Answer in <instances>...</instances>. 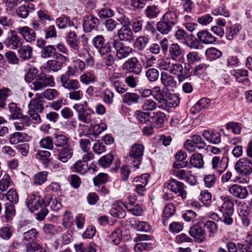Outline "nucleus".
Returning a JSON list of instances; mask_svg holds the SVG:
<instances>
[{
    "mask_svg": "<svg viewBox=\"0 0 252 252\" xmlns=\"http://www.w3.org/2000/svg\"><path fill=\"white\" fill-rule=\"evenodd\" d=\"M118 36L120 41H122L130 42L134 39L132 30L126 25L123 26L118 31Z\"/></svg>",
    "mask_w": 252,
    "mask_h": 252,
    "instance_id": "18",
    "label": "nucleus"
},
{
    "mask_svg": "<svg viewBox=\"0 0 252 252\" xmlns=\"http://www.w3.org/2000/svg\"><path fill=\"white\" fill-rule=\"evenodd\" d=\"M197 37L198 40L204 44H210L216 41V38L207 30H202L198 32Z\"/></svg>",
    "mask_w": 252,
    "mask_h": 252,
    "instance_id": "24",
    "label": "nucleus"
},
{
    "mask_svg": "<svg viewBox=\"0 0 252 252\" xmlns=\"http://www.w3.org/2000/svg\"><path fill=\"white\" fill-rule=\"evenodd\" d=\"M12 91L6 87L0 89V107L4 108L6 105L7 98L11 94Z\"/></svg>",
    "mask_w": 252,
    "mask_h": 252,
    "instance_id": "45",
    "label": "nucleus"
},
{
    "mask_svg": "<svg viewBox=\"0 0 252 252\" xmlns=\"http://www.w3.org/2000/svg\"><path fill=\"white\" fill-rule=\"evenodd\" d=\"M175 212V207L172 203L168 204L164 207L162 215V221L164 226H166L167 220L174 215Z\"/></svg>",
    "mask_w": 252,
    "mask_h": 252,
    "instance_id": "31",
    "label": "nucleus"
},
{
    "mask_svg": "<svg viewBox=\"0 0 252 252\" xmlns=\"http://www.w3.org/2000/svg\"><path fill=\"white\" fill-rule=\"evenodd\" d=\"M62 62L57 60H50L47 62L45 69L49 71L57 72L62 68Z\"/></svg>",
    "mask_w": 252,
    "mask_h": 252,
    "instance_id": "43",
    "label": "nucleus"
},
{
    "mask_svg": "<svg viewBox=\"0 0 252 252\" xmlns=\"http://www.w3.org/2000/svg\"><path fill=\"white\" fill-rule=\"evenodd\" d=\"M38 234L34 228L25 232L23 233V239L26 241H34L38 237Z\"/></svg>",
    "mask_w": 252,
    "mask_h": 252,
    "instance_id": "54",
    "label": "nucleus"
},
{
    "mask_svg": "<svg viewBox=\"0 0 252 252\" xmlns=\"http://www.w3.org/2000/svg\"><path fill=\"white\" fill-rule=\"evenodd\" d=\"M145 75L149 81L154 82L158 80L159 72L156 68H150L146 71Z\"/></svg>",
    "mask_w": 252,
    "mask_h": 252,
    "instance_id": "56",
    "label": "nucleus"
},
{
    "mask_svg": "<svg viewBox=\"0 0 252 252\" xmlns=\"http://www.w3.org/2000/svg\"><path fill=\"white\" fill-rule=\"evenodd\" d=\"M113 157L111 154L102 157L98 160L99 164L103 167H109L112 163Z\"/></svg>",
    "mask_w": 252,
    "mask_h": 252,
    "instance_id": "64",
    "label": "nucleus"
},
{
    "mask_svg": "<svg viewBox=\"0 0 252 252\" xmlns=\"http://www.w3.org/2000/svg\"><path fill=\"white\" fill-rule=\"evenodd\" d=\"M229 192L233 196L240 199H245L249 195L248 191L246 187L237 184H234L231 186L229 189Z\"/></svg>",
    "mask_w": 252,
    "mask_h": 252,
    "instance_id": "21",
    "label": "nucleus"
},
{
    "mask_svg": "<svg viewBox=\"0 0 252 252\" xmlns=\"http://www.w3.org/2000/svg\"><path fill=\"white\" fill-rule=\"evenodd\" d=\"M115 79L116 78H113V76L111 77L110 80L117 92L119 94H123L126 92L127 90L126 86L124 84L120 79L115 80Z\"/></svg>",
    "mask_w": 252,
    "mask_h": 252,
    "instance_id": "48",
    "label": "nucleus"
},
{
    "mask_svg": "<svg viewBox=\"0 0 252 252\" xmlns=\"http://www.w3.org/2000/svg\"><path fill=\"white\" fill-rule=\"evenodd\" d=\"M14 232L11 226H3L0 228V236L4 240H9Z\"/></svg>",
    "mask_w": 252,
    "mask_h": 252,
    "instance_id": "50",
    "label": "nucleus"
},
{
    "mask_svg": "<svg viewBox=\"0 0 252 252\" xmlns=\"http://www.w3.org/2000/svg\"><path fill=\"white\" fill-rule=\"evenodd\" d=\"M25 247L27 252H46L41 246L34 241L28 242L26 244Z\"/></svg>",
    "mask_w": 252,
    "mask_h": 252,
    "instance_id": "51",
    "label": "nucleus"
},
{
    "mask_svg": "<svg viewBox=\"0 0 252 252\" xmlns=\"http://www.w3.org/2000/svg\"><path fill=\"white\" fill-rule=\"evenodd\" d=\"M183 50L177 43H173L169 47L168 57L172 60L176 61L183 59Z\"/></svg>",
    "mask_w": 252,
    "mask_h": 252,
    "instance_id": "19",
    "label": "nucleus"
},
{
    "mask_svg": "<svg viewBox=\"0 0 252 252\" xmlns=\"http://www.w3.org/2000/svg\"><path fill=\"white\" fill-rule=\"evenodd\" d=\"M149 41V38L146 36H140L137 37L134 43V47L137 50L143 51L147 46Z\"/></svg>",
    "mask_w": 252,
    "mask_h": 252,
    "instance_id": "39",
    "label": "nucleus"
},
{
    "mask_svg": "<svg viewBox=\"0 0 252 252\" xmlns=\"http://www.w3.org/2000/svg\"><path fill=\"white\" fill-rule=\"evenodd\" d=\"M189 233L195 239V241L198 243H201L205 240V231L198 225H194L192 226L190 229Z\"/></svg>",
    "mask_w": 252,
    "mask_h": 252,
    "instance_id": "22",
    "label": "nucleus"
},
{
    "mask_svg": "<svg viewBox=\"0 0 252 252\" xmlns=\"http://www.w3.org/2000/svg\"><path fill=\"white\" fill-rule=\"evenodd\" d=\"M99 24V20L93 15H89L83 18V29L85 32L96 30Z\"/></svg>",
    "mask_w": 252,
    "mask_h": 252,
    "instance_id": "13",
    "label": "nucleus"
},
{
    "mask_svg": "<svg viewBox=\"0 0 252 252\" xmlns=\"http://www.w3.org/2000/svg\"><path fill=\"white\" fill-rule=\"evenodd\" d=\"M8 110L11 113V118L13 120L17 119L22 117L21 109L14 102L10 103L8 105Z\"/></svg>",
    "mask_w": 252,
    "mask_h": 252,
    "instance_id": "44",
    "label": "nucleus"
},
{
    "mask_svg": "<svg viewBox=\"0 0 252 252\" xmlns=\"http://www.w3.org/2000/svg\"><path fill=\"white\" fill-rule=\"evenodd\" d=\"M125 207L132 214L135 216H140L143 213L141 207L137 203L130 202L124 204Z\"/></svg>",
    "mask_w": 252,
    "mask_h": 252,
    "instance_id": "40",
    "label": "nucleus"
},
{
    "mask_svg": "<svg viewBox=\"0 0 252 252\" xmlns=\"http://www.w3.org/2000/svg\"><path fill=\"white\" fill-rule=\"evenodd\" d=\"M166 95V93L162 91L158 86H156L152 89V95L158 101V105L163 102Z\"/></svg>",
    "mask_w": 252,
    "mask_h": 252,
    "instance_id": "42",
    "label": "nucleus"
},
{
    "mask_svg": "<svg viewBox=\"0 0 252 252\" xmlns=\"http://www.w3.org/2000/svg\"><path fill=\"white\" fill-rule=\"evenodd\" d=\"M170 66L169 72L176 75L179 82H183L191 75L192 70L189 67L185 66L184 68L183 66L179 63H172Z\"/></svg>",
    "mask_w": 252,
    "mask_h": 252,
    "instance_id": "3",
    "label": "nucleus"
},
{
    "mask_svg": "<svg viewBox=\"0 0 252 252\" xmlns=\"http://www.w3.org/2000/svg\"><path fill=\"white\" fill-rule=\"evenodd\" d=\"M5 217L8 220L15 215L16 211L13 203L7 202L5 204Z\"/></svg>",
    "mask_w": 252,
    "mask_h": 252,
    "instance_id": "61",
    "label": "nucleus"
},
{
    "mask_svg": "<svg viewBox=\"0 0 252 252\" xmlns=\"http://www.w3.org/2000/svg\"><path fill=\"white\" fill-rule=\"evenodd\" d=\"M53 140L56 148H63L70 146L69 137L63 134H54Z\"/></svg>",
    "mask_w": 252,
    "mask_h": 252,
    "instance_id": "29",
    "label": "nucleus"
},
{
    "mask_svg": "<svg viewBox=\"0 0 252 252\" xmlns=\"http://www.w3.org/2000/svg\"><path fill=\"white\" fill-rule=\"evenodd\" d=\"M241 29L239 25L235 24L228 27L226 30V37L229 40L234 39Z\"/></svg>",
    "mask_w": 252,
    "mask_h": 252,
    "instance_id": "41",
    "label": "nucleus"
},
{
    "mask_svg": "<svg viewBox=\"0 0 252 252\" xmlns=\"http://www.w3.org/2000/svg\"><path fill=\"white\" fill-rule=\"evenodd\" d=\"M212 13L214 15H222L226 17H228L229 16V11L226 9L225 5L223 4L214 8Z\"/></svg>",
    "mask_w": 252,
    "mask_h": 252,
    "instance_id": "62",
    "label": "nucleus"
},
{
    "mask_svg": "<svg viewBox=\"0 0 252 252\" xmlns=\"http://www.w3.org/2000/svg\"><path fill=\"white\" fill-rule=\"evenodd\" d=\"M35 96V98L30 101L28 104V108L29 110L41 112L44 109L42 101L40 99L41 96L38 94H36Z\"/></svg>",
    "mask_w": 252,
    "mask_h": 252,
    "instance_id": "28",
    "label": "nucleus"
},
{
    "mask_svg": "<svg viewBox=\"0 0 252 252\" xmlns=\"http://www.w3.org/2000/svg\"><path fill=\"white\" fill-rule=\"evenodd\" d=\"M139 99L140 96L136 93H126L123 96V102L129 106L138 103Z\"/></svg>",
    "mask_w": 252,
    "mask_h": 252,
    "instance_id": "35",
    "label": "nucleus"
},
{
    "mask_svg": "<svg viewBox=\"0 0 252 252\" xmlns=\"http://www.w3.org/2000/svg\"><path fill=\"white\" fill-rule=\"evenodd\" d=\"M160 80L161 84L166 88H174L176 86L177 82L174 77L167 72H161Z\"/></svg>",
    "mask_w": 252,
    "mask_h": 252,
    "instance_id": "27",
    "label": "nucleus"
},
{
    "mask_svg": "<svg viewBox=\"0 0 252 252\" xmlns=\"http://www.w3.org/2000/svg\"><path fill=\"white\" fill-rule=\"evenodd\" d=\"M123 68L129 72L139 75L142 69V66L136 57H133L127 60L123 65Z\"/></svg>",
    "mask_w": 252,
    "mask_h": 252,
    "instance_id": "8",
    "label": "nucleus"
},
{
    "mask_svg": "<svg viewBox=\"0 0 252 252\" xmlns=\"http://www.w3.org/2000/svg\"><path fill=\"white\" fill-rule=\"evenodd\" d=\"M205 228L209 232L210 237H214L218 231V226L215 222L212 220H208L204 224Z\"/></svg>",
    "mask_w": 252,
    "mask_h": 252,
    "instance_id": "53",
    "label": "nucleus"
},
{
    "mask_svg": "<svg viewBox=\"0 0 252 252\" xmlns=\"http://www.w3.org/2000/svg\"><path fill=\"white\" fill-rule=\"evenodd\" d=\"M235 169L242 176H249L252 173V160L249 158H240L235 163Z\"/></svg>",
    "mask_w": 252,
    "mask_h": 252,
    "instance_id": "4",
    "label": "nucleus"
},
{
    "mask_svg": "<svg viewBox=\"0 0 252 252\" xmlns=\"http://www.w3.org/2000/svg\"><path fill=\"white\" fill-rule=\"evenodd\" d=\"M175 36L178 40H180L182 42H185L186 44H187L190 48L194 49L198 48V46L196 44H192L190 46L188 45V42L187 41L188 39L190 37L192 39V38H194L195 37L193 34H190V35H188V34L184 30L178 29L176 31Z\"/></svg>",
    "mask_w": 252,
    "mask_h": 252,
    "instance_id": "32",
    "label": "nucleus"
},
{
    "mask_svg": "<svg viewBox=\"0 0 252 252\" xmlns=\"http://www.w3.org/2000/svg\"><path fill=\"white\" fill-rule=\"evenodd\" d=\"M160 13V10L158 6L155 5L147 6L144 10V13L149 19L157 18Z\"/></svg>",
    "mask_w": 252,
    "mask_h": 252,
    "instance_id": "38",
    "label": "nucleus"
},
{
    "mask_svg": "<svg viewBox=\"0 0 252 252\" xmlns=\"http://www.w3.org/2000/svg\"><path fill=\"white\" fill-rule=\"evenodd\" d=\"M174 26L161 18L157 24V29L162 34H168L173 30Z\"/></svg>",
    "mask_w": 252,
    "mask_h": 252,
    "instance_id": "30",
    "label": "nucleus"
},
{
    "mask_svg": "<svg viewBox=\"0 0 252 252\" xmlns=\"http://www.w3.org/2000/svg\"><path fill=\"white\" fill-rule=\"evenodd\" d=\"M144 151V147L141 144L134 143L131 146L129 157L134 159L133 161V165L136 168H138L141 164Z\"/></svg>",
    "mask_w": 252,
    "mask_h": 252,
    "instance_id": "5",
    "label": "nucleus"
},
{
    "mask_svg": "<svg viewBox=\"0 0 252 252\" xmlns=\"http://www.w3.org/2000/svg\"><path fill=\"white\" fill-rule=\"evenodd\" d=\"M51 199L52 195L50 194H46L44 197L37 194H32L28 197L27 206L32 212H34L42 206L46 207L49 205Z\"/></svg>",
    "mask_w": 252,
    "mask_h": 252,
    "instance_id": "2",
    "label": "nucleus"
},
{
    "mask_svg": "<svg viewBox=\"0 0 252 252\" xmlns=\"http://www.w3.org/2000/svg\"><path fill=\"white\" fill-rule=\"evenodd\" d=\"M43 96L48 100H52L57 98L59 95V92L54 89H48L44 91Z\"/></svg>",
    "mask_w": 252,
    "mask_h": 252,
    "instance_id": "59",
    "label": "nucleus"
},
{
    "mask_svg": "<svg viewBox=\"0 0 252 252\" xmlns=\"http://www.w3.org/2000/svg\"><path fill=\"white\" fill-rule=\"evenodd\" d=\"M80 82L84 85H89L91 83L94 82L96 80V76L92 71L84 72L80 76Z\"/></svg>",
    "mask_w": 252,
    "mask_h": 252,
    "instance_id": "37",
    "label": "nucleus"
},
{
    "mask_svg": "<svg viewBox=\"0 0 252 252\" xmlns=\"http://www.w3.org/2000/svg\"><path fill=\"white\" fill-rule=\"evenodd\" d=\"M203 136L210 143L218 144L221 142L220 134L218 132H214L209 130H205Z\"/></svg>",
    "mask_w": 252,
    "mask_h": 252,
    "instance_id": "33",
    "label": "nucleus"
},
{
    "mask_svg": "<svg viewBox=\"0 0 252 252\" xmlns=\"http://www.w3.org/2000/svg\"><path fill=\"white\" fill-rule=\"evenodd\" d=\"M11 184V179L10 176L6 174L3 175L2 179L0 180V190L4 191L6 190Z\"/></svg>",
    "mask_w": 252,
    "mask_h": 252,
    "instance_id": "63",
    "label": "nucleus"
},
{
    "mask_svg": "<svg viewBox=\"0 0 252 252\" xmlns=\"http://www.w3.org/2000/svg\"><path fill=\"white\" fill-rule=\"evenodd\" d=\"M74 171L81 174H84L89 169L88 163L83 160H79L73 165Z\"/></svg>",
    "mask_w": 252,
    "mask_h": 252,
    "instance_id": "47",
    "label": "nucleus"
},
{
    "mask_svg": "<svg viewBox=\"0 0 252 252\" xmlns=\"http://www.w3.org/2000/svg\"><path fill=\"white\" fill-rule=\"evenodd\" d=\"M227 162L228 158H226L223 157L220 160L219 157H214L212 159V165L215 171V173L220 176L226 169Z\"/></svg>",
    "mask_w": 252,
    "mask_h": 252,
    "instance_id": "12",
    "label": "nucleus"
},
{
    "mask_svg": "<svg viewBox=\"0 0 252 252\" xmlns=\"http://www.w3.org/2000/svg\"><path fill=\"white\" fill-rule=\"evenodd\" d=\"M93 45L96 48L101 55L109 53L111 51V44L109 42L105 43L104 37L101 35L95 36L92 40Z\"/></svg>",
    "mask_w": 252,
    "mask_h": 252,
    "instance_id": "7",
    "label": "nucleus"
},
{
    "mask_svg": "<svg viewBox=\"0 0 252 252\" xmlns=\"http://www.w3.org/2000/svg\"><path fill=\"white\" fill-rule=\"evenodd\" d=\"M61 86L64 89L71 91L77 90L80 88L81 84L76 79H70V78L60 79Z\"/></svg>",
    "mask_w": 252,
    "mask_h": 252,
    "instance_id": "20",
    "label": "nucleus"
},
{
    "mask_svg": "<svg viewBox=\"0 0 252 252\" xmlns=\"http://www.w3.org/2000/svg\"><path fill=\"white\" fill-rule=\"evenodd\" d=\"M18 32L28 42H32L35 40L36 33L34 31L27 26L20 27L17 29Z\"/></svg>",
    "mask_w": 252,
    "mask_h": 252,
    "instance_id": "17",
    "label": "nucleus"
},
{
    "mask_svg": "<svg viewBox=\"0 0 252 252\" xmlns=\"http://www.w3.org/2000/svg\"><path fill=\"white\" fill-rule=\"evenodd\" d=\"M38 69L35 67L29 69L25 76V79L30 83L31 89L35 91L44 90L47 87H53L55 86L54 77L44 73L37 74Z\"/></svg>",
    "mask_w": 252,
    "mask_h": 252,
    "instance_id": "1",
    "label": "nucleus"
},
{
    "mask_svg": "<svg viewBox=\"0 0 252 252\" xmlns=\"http://www.w3.org/2000/svg\"><path fill=\"white\" fill-rule=\"evenodd\" d=\"M56 23L60 29H64L66 27H74L73 23L66 16H61L57 19Z\"/></svg>",
    "mask_w": 252,
    "mask_h": 252,
    "instance_id": "49",
    "label": "nucleus"
},
{
    "mask_svg": "<svg viewBox=\"0 0 252 252\" xmlns=\"http://www.w3.org/2000/svg\"><path fill=\"white\" fill-rule=\"evenodd\" d=\"M165 21L175 26L178 23V14L173 7H169L161 17Z\"/></svg>",
    "mask_w": 252,
    "mask_h": 252,
    "instance_id": "23",
    "label": "nucleus"
},
{
    "mask_svg": "<svg viewBox=\"0 0 252 252\" xmlns=\"http://www.w3.org/2000/svg\"><path fill=\"white\" fill-rule=\"evenodd\" d=\"M179 98L173 94H168L164 99L163 102L158 105L161 109H167L169 108L176 107L179 104Z\"/></svg>",
    "mask_w": 252,
    "mask_h": 252,
    "instance_id": "16",
    "label": "nucleus"
},
{
    "mask_svg": "<svg viewBox=\"0 0 252 252\" xmlns=\"http://www.w3.org/2000/svg\"><path fill=\"white\" fill-rule=\"evenodd\" d=\"M75 111L77 113L78 118L80 121L84 123L90 124V125L94 122V112L91 108Z\"/></svg>",
    "mask_w": 252,
    "mask_h": 252,
    "instance_id": "14",
    "label": "nucleus"
},
{
    "mask_svg": "<svg viewBox=\"0 0 252 252\" xmlns=\"http://www.w3.org/2000/svg\"><path fill=\"white\" fill-rule=\"evenodd\" d=\"M165 186L168 189L175 193H180V195L182 198H186V191L184 189V185L183 183L172 179L165 183Z\"/></svg>",
    "mask_w": 252,
    "mask_h": 252,
    "instance_id": "11",
    "label": "nucleus"
},
{
    "mask_svg": "<svg viewBox=\"0 0 252 252\" xmlns=\"http://www.w3.org/2000/svg\"><path fill=\"white\" fill-rule=\"evenodd\" d=\"M54 152L59 160L65 163L72 158L73 149L71 146H67L63 148H55Z\"/></svg>",
    "mask_w": 252,
    "mask_h": 252,
    "instance_id": "10",
    "label": "nucleus"
},
{
    "mask_svg": "<svg viewBox=\"0 0 252 252\" xmlns=\"http://www.w3.org/2000/svg\"><path fill=\"white\" fill-rule=\"evenodd\" d=\"M19 58L24 61L30 59L32 56V48L29 45H24L18 50Z\"/></svg>",
    "mask_w": 252,
    "mask_h": 252,
    "instance_id": "34",
    "label": "nucleus"
},
{
    "mask_svg": "<svg viewBox=\"0 0 252 252\" xmlns=\"http://www.w3.org/2000/svg\"><path fill=\"white\" fill-rule=\"evenodd\" d=\"M230 73L235 77V79L238 83H242L245 86H248L250 84V80L248 76V71L247 69H233L231 71Z\"/></svg>",
    "mask_w": 252,
    "mask_h": 252,
    "instance_id": "15",
    "label": "nucleus"
},
{
    "mask_svg": "<svg viewBox=\"0 0 252 252\" xmlns=\"http://www.w3.org/2000/svg\"><path fill=\"white\" fill-rule=\"evenodd\" d=\"M190 164L194 167L201 168L203 167L204 161L202 156L198 153H196L192 155L190 158Z\"/></svg>",
    "mask_w": 252,
    "mask_h": 252,
    "instance_id": "46",
    "label": "nucleus"
},
{
    "mask_svg": "<svg viewBox=\"0 0 252 252\" xmlns=\"http://www.w3.org/2000/svg\"><path fill=\"white\" fill-rule=\"evenodd\" d=\"M18 31H10L7 37L4 40L3 43L7 47L17 49L22 45V39L17 34Z\"/></svg>",
    "mask_w": 252,
    "mask_h": 252,
    "instance_id": "9",
    "label": "nucleus"
},
{
    "mask_svg": "<svg viewBox=\"0 0 252 252\" xmlns=\"http://www.w3.org/2000/svg\"><path fill=\"white\" fill-rule=\"evenodd\" d=\"M210 100L207 98H202L197 101L190 109L192 114H195L209 107Z\"/></svg>",
    "mask_w": 252,
    "mask_h": 252,
    "instance_id": "26",
    "label": "nucleus"
},
{
    "mask_svg": "<svg viewBox=\"0 0 252 252\" xmlns=\"http://www.w3.org/2000/svg\"><path fill=\"white\" fill-rule=\"evenodd\" d=\"M39 145L42 148L52 150L54 149V140L51 137L46 136L40 140Z\"/></svg>",
    "mask_w": 252,
    "mask_h": 252,
    "instance_id": "52",
    "label": "nucleus"
},
{
    "mask_svg": "<svg viewBox=\"0 0 252 252\" xmlns=\"http://www.w3.org/2000/svg\"><path fill=\"white\" fill-rule=\"evenodd\" d=\"M55 55L57 56V59L59 58V57H61L63 59H64L65 61L67 59V57L61 54L57 53L56 48L52 45L46 46L42 48L41 52V57L42 58H49Z\"/></svg>",
    "mask_w": 252,
    "mask_h": 252,
    "instance_id": "25",
    "label": "nucleus"
},
{
    "mask_svg": "<svg viewBox=\"0 0 252 252\" xmlns=\"http://www.w3.org/2000/svg\"><path fill=\"white\" fill-rule=\"evenodd\" d=\"M199 199L206 206L211 204L212 202V195L207 190H204L201 191Z\"/></svg>",
    "mask_w": 252,
    "mask_h": 252,
    "instance_id": "58",
    "label": "nucleus"
},
{
    "mask_svg": "<svg viewBox=\"0 0 252 252\" xmlns=\"http://www.w3.org/2000/svg\"><path fill=\"white\" fill-rule=\"evenodd\" d=\"M206 55L211 60H216L221 56L222 53L218 49L212 47L206 50Z\"/></svg>",
    "mask_w": 252,
    "mask_h": 252,
    "instance_id": "57",
    "label": "nucleus"
},
{
    "mask_svg": "<svg viewBox=\"0 0 252 252\" xmlns=\"http://www.w3.org/2000/svg\"><path fill=\"white\" fill-rule=\"evenodd\" d=\"M28 135L25 133L15 132L9 135V141L12 145L17 144L25 141Z\"/></svg>",
    "mask_w": 252,
    "mask_h": 252,
    "instance_id": "36",
    "label": "nucleus"
},
{
    "mask_svg": "<svg viewBox=\"0 0 252 252\" xmlns=\"http://www.w3.org/2000/svg\"><path fill=\"white\" fill-rule=\"evenodd\" d=\"M112 45L116 51V56L119 60L128 57L133 51L131 47L126 45L124 43L118 40H113Z\"/></svg>",
    "mask_w": 252,
    "mask_h": 252,
    "instance_id": "6",
    "label": "nucleus"
},
{
    "mask_svg": "<svg viewBox=\"0 0 252 252\" xmlns=\"http://www.w3.org/2000/svg\"><path fill=\"white\" fill-rule=\"evenodd\" d=\"M122 231L121 228H116L110 235V241L115 245H118L121 240Z\"/></svg>",
    "mask_w": 252,
    "mask_h": 252,
    "instance_id": "55",
    "label": "nucleus"
},
{
    "mask_svg": "<svg viewBox=\"0 0 252 252\" xmlns=\"http://www.w3.org/2000/svg\"><path fill=\"white\" fill-rule=\"evenodd\" d=\"M47 172L46 171L39 172L34 176V184L41 185L43 184L47 179Z\"/></svg>",
    "mask_w": 252,
    "mask_h": 252,
    "instance_id": "60",
    "label": "nucleus"
}]
</instances>
